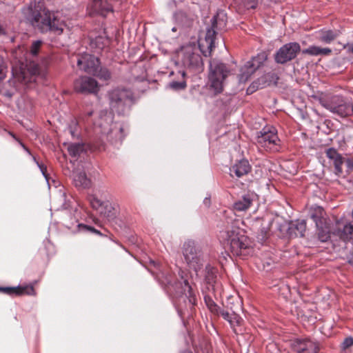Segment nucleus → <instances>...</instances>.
<instances>
[{
    "instance_id": "nucleus-55",
    "label": "nucleus",
    "mask_w": 353,
    "mask_h": 353,
    "mask_svg": "<svg viewBox=\"0 0 353 353\" xmlns=\"http://www.w3.org/2000/svg\"><path fill=\"white\" fill-rule=\"evenodd\" d=\"M101 39H102L101 37H98V38L96 39V41L97 42H99V41L101 40Z\"/></svg>"
},
{
    "instance_id": "nucleus-11",
    "label": "nucleus",
    "mask_w": 353,
    "mask_h": 353,
    "mask_svg": "<svg viewBox=\"0 0 353 353\" xmlns=\"http://www.w3.org/2000/svg\"><path fill=\"white\" fill-rule=\"evenodd\" d=\"M301 51V46L296 42H290L281 47L274 55L275 61L283 64L294 59Z\"/></svg>"
},
{
    "instance_id": "nucleus-16",
    "label": "nucleus",
    "mask_w": 353,
    "mask_h": 353,
    "mask_svg": "<svg viewBox=\"0 0 353 353\" xmlns=\"http://www.w3.org/2000/svg\"><path fill=\"white\" fill-rule=\"evenodd\" d=\"M179 275L181 281H179L180 290L177 293H180L185 296L188 299L190 304L194 305L196 303V298L194 293L192 290V286L190 285L188 279L187 274L183 271L179 272Z\"/></svg>"
},
{
    "instance_id": "nucleus-35",
    "label": "nucleus",
    "mask_w": 353,
    "mask_h": 353,
    "mask_svg": "<svg viewBox=\"0 0 353 353\" xmlns=\"http://www.w3.org/2000/svg\"><path fill=\"white\" fill-rule=\"evenodd\" d=\"M263 225L261 228V240H263L265 238H266V236H267L269 229H270V221H265L263 220Z\"/></svg>"
},
{
    "instance_id": "nucleus-54",
    "label": "nucleus",
    "mask_w": 353,
    "mask_h": 353,
    "mask_svg": "<svg viewBox=\"0 0 353 353\" xmlns=\"http://www.w3.org/2000/svg\"><path fill=\"white\" fill-rule=\"evenodd\" d=\"M181 353H192V352L190 350H185V351L182 352Z\"/></svg>"
},
{
    "instance_id": "nucleus-5",
    "label": "nucleus",
    "mask_w": 353,
    "mask_h": 353,
    "mask_svg": "<svg viewBox=\"0 0 353 353\" xmlns=\"http://www.w3.org/2000/svg\"><path fill=\"white\" fill-rule=\"evenodd\" d=\"M131 90H112L110 92V106L112 111L123 114L133 102Z\"/></svg>"
},
{
    "instance_id": "nucleus-27",
    "label": "nucleus",
    "mask_w": 353,
    "mask_h": 353,
    "mask_svg": "<svg viewBox=\"0 0 353 353\" xmlns=\"http://www.w3.org/2000/svg\"><path fill=\"white\" fill-rule=\"evenodd\" d=\"M332 52V50L329 48H321L316 46H311L307 49L302 51L304 54H310L311 56H319V55H330Z\"/></svg>"
},
{
    "instance_id": "nucleus-30",
    "label": "nucleus",
    "mask_w": 353,
    "mask_h": 353,
    "mask_svg": "<svg viewBox=\"0 0 353 353\" xmlns=\"http://www.w3.org/2000/svg\"><path fill=\"white\" fill-rule=\"evenodd\" d=\"M339 36L338 31L326 30L322 32L319 35V40L325 43H330Z\"/></svg>"
},
{
    "instance_id": "nucleus-12",
    "label": "nucleus",
    "mask_w": 353,
    "mask_h": 353,
    "mask_svg": "<svg viewBox=\"0 0 353 353\" xmlns=\"http://www.w3.org/2000/svg\"><path fill=\"white\" fill-rule=\"evenodd\" d=\"M112 114L110 112H105L104 116L101 117V122L99 123V127L101 128V132L105 134H117L119 132L120 135L119 137H116L119 140H122L124 137L123 134V128L120 124H114L112 126L111 123L112 122Z\"/></svg>"
},
{
    "instance_id": "nucleus-13",
    "label": "nucleus",
    "mask_w": 353,
    "mask_h": 353,
    "mask_svg": "<svg viewBox=\"0 0 353 353\" xmlns=\"http://www.w3.org/2000/svg\"><path fill=\"white\" fill-rule=\"evenodd\" d=\"M290 346L297 353H317L319 350L318 344L310 339H296Z\"/></svg>"
},
{
    "instance_id": "nucleus-14",
    "label": "nucleus",
    "mask_w": 353,
    "mask_h": 353,
    "mask_svg": "<svg viewBox=\"0 0 353 353\" xmlns=\"http://www.w3.org/2000/svg\"><path fill=\"white\" fill-rule=\"evenodd\" d=\"M88 201L92 208L104 217L110 218L112 216L113 208L108 202H103L99 199L96 195L88 196Z\"/></svg>"
},
{
    "instance_id": "nucleus-34",
    "label": "nucleus",
    "mask_w": 353,
    "mask_h": 353,
    "mask_svg": "<svg viewBox=\"0 0 353 353\" xmlns=\"http://www.w3.org/2000/svg\"><path fill=\"white\" fill-rule=\"evenodd\" d=\"M42 45L41 41H36L32 43L30 47V54L32 56H37Z\"/></svg>"
},
{
    "instance_id": "nucleus-3",
    "label": "nucleus",
    "mask_w": 353,
    "mask_h": 353,
    "mask_svg": "<svg viewBox=\"0 0 353 353\" xmlns=\"http://www.w3.org/2000/svg\"><path fill=\"white\" fill-rule=\"evenodd\" d=\"M77 65L79 69L99 80L109 81L112 78L110 71L101 65L100 59L94 55L84 53L77 56Z\"/></svg>"
},
{
    "instance_id": "nucleus-41",
    "label": "nucleus",
    "mask_w": 353,
    "mask_h": 353,
    "mask_svg": "<svg viewBox=\"0 0 353 353\" xmlns=\"http://www.w3.org/2000/svg\"><path fill=\"white\" fill-rule=\"evenodd\" d=\"M217 315H221L224 319L229 322V320L231 319L232 313H230L223 310H221L219 308V314Z\"/></svg>"
},
{
    "instance_id": "nucleus-18",
    "label": "nucleus",
    "mask_w": 353,
    "mask_h": 353,
    "mask_svg": "<svg viewBox=\"0 0 353 353\" xmlns=\"http://www.w3.org/2000/svg\"><path fill=\"white\" fill-rule=\"evenodd\" d=\"M250 170L251 166L248 161L242 159L230 168V174L232 177L235 176L238 178H240L247 174L250 171Z\"/></svg>"
},
{
    "instance_id": "nucleus-53",
    "label": "nucleus",
    "mask_w": 353,
    "mask_h": 353,
    "mask_svg": "<svg viewBox=\"0 0 353 353\" xmlns=\"http://www.w3.org/2000/svg\"><path fill=\"white\" fill-rule=\"evenodd\" d=\"M181 77H183V79H184V77L185 76V72H181Z\"/></svg>"
},
{
    "instance_id": "nucleus-6",
    "label": "nucleus",
    "mask_w": 353,
    "mask_h": 353,
    "mask_svg": "<svg viewBox=\"0 0 353 353\" xmlns=\"http://www.w3.org/2000/svg\"><path fill=\"white\" fill-rule=\"evenodd\" d=\"M256 144L259 148L265 150H275L280 141L277 130L273 126H265L257 133L256 137Z\"/></svg>"
},
{
    "instance_id": "nucleus-22",
    "label": "nucleus",
    "mask_w": 353,
    "mask_h": 353,
    "mask_svg": "<svg viewBox=\"0 0 353 353\" xmlns=\"http://www.w3.org/2000/svg\"><path fill=\"white\" fill-rule=\"evenodd\" d=\"M336 234L344 241L353 240V225L351 223H347L342 228L339 225Z\"/></svg>"
},
{
    "instance_id": "nucleus-10",
    "label": "nucleus",
    "mask_w": 353,
    "mask_h": 353,
    "mask_svg": "<svg viewBox=\"0 0 353 353\" xmlns=\"http://www.w3.org/2000/svg\"><path fill=\"white\" fill-rule=\"evenodd\" d=\"M210 68L209 81L210 88H222L223 81L228 73L225 65L214 60L210 63Z\"/></svg>"
},
{
    "instance_id": "nucleus-32",
    "label": "nucleus",
    "mask_w": 353,
    "mask_h": 353,
    "mask_svg": "<svg viewBox=\"0 0 353 353\" xmlns=\"http://www.w3.org/2000/svg\"><path fill=\"white\" fill-rule=\"evenodd\" d=\"M204 299L208 309L214 314H219V307L216 305L212 299L209 296H205Z\"/></svg>"
},
{
    "instance_id": "nucleus-51",
    "label": "nucleus",
    "mask_w": 353,
    "mask_h": 353,
    "mask_svg": "<svg viewBox=\"0 0 353 353\" xmlns=\"http://www.w3.org/2000/svg\"><path fill=\"white\" fill-rule=\"evenodd\" d=\"M253 91L252 90H247V94H252Z\"/></svg>"
},
{
    "instance_id": "nucleus-28",
    "label": "nucleus",
    "mask_w": 353,
    "mask_h": 353,
    "mask_svg": "<svg viewBox=\"0 0 353 353\" xmlns=\"http://www.w3.org/2000/svg\"><path fill=\"white\" fill-rule=\"evenodd\" d=\"M279 77L274 72H268L259 79L263 88L276 86Z\"/></svg>"
},
{
    "instance_id": "nucleus-36",
    "label": "nucleus",
    "mask_w": 353,
    "mask_h": 353,
    "mask_svg": "<svg viewBox=\"0 0 353 353\" xmlns=\"http://www.w3.org/2000/svg\"><path fill=\"white\" fill-rule=\"evenodd\" d=\"M7 72V67L2 57L0 56V81L3 80Z\"/></svg>"
},
{
    "instance_id": "nucleus-56",
    "label": "nucleus",
    "mask_w": 353,
    "mask_h": 353,
    "mask_svg": "<svg viewBox=\"0 0 353 353\" xmlns=\"http://www.w3.org/2000/svg\"><path fill=\"white\" fill-rule=\"evenodd\" d=\"M10 134L12 136V137H13V138H14L15 139H17V138L15 137V136H14V134Z\"/></svg>"
},
{
    "instance_id": "nucleus-45",
    "label": "nucleus",
    "mask_w": 353,
    "mask_h": 353,
    "mask_svg": "<svg viewBox=\"0 0 353 353\" xmlns=\"http://www.w3.org/2000/svg\"><path fill=\"white\" fill-rule=\"evenodd\" d=\"M317 212L319 213V216H315V215H313V214L311 215L312 218L313 219V220L315 222H317L318 219L321 216L322 212H323V209L321 208H318Z\"/></svg>"
},
{
    "instance_id": "nucleus-26",
    "label": "nucleus",
    "mask_w": 353,
    "mask_h": 353,
    "mask_svg": "<svg viewBox=\"0 0 353 353\" xmlns=\"http://www.w3.org/2000/svg\"><path fill=\"white\" fill-rule=\"evenodd\" d=\"M0 291L11 294H28V295H34V290L32 286H26L23 288H1L0 287Z\"/></svg>"
},
{
    "instance_id": "nucleus-4",
    "label": "nucleus",
    "mask_w": 353,
    "mask_h": 353,
    "mask_svg": "<svg viewBox=\"0 0 353 353\" xmlns=\"http://www.w3.org/2000/svg\"><path fill=\"white\" fill-rule=\"evenodd\" d=\"M228 17L223 10L218 11L216 15L211 19V25L206 29L205 39L201 41L199 47L207 48L203 52L205 56H210L215 48L214 41L217 34H221L225 31Z\"/></svg>"
},
{
    "instance_id": "nucleus-21",
    "label": "nucleus",
    "mask_w": 353,
    "mask_h": 353,
    "mask_svg": "<svg viewBox=\"0 0 353 353\" xmlns=\"http://www.w3.org/2000/svg\"><path fill=\"white\" fill-rule=\"evenodd\" d=\"M255 195L254 194H246L234 203V209L236 211H245L252 205Z\"/></svg>"
},
{
    "instance_id": "nucleus-50",
    "label": "nucleus",
    "mask_w": 353,
    "mask_h": 353,
    "mask_svg": "<svg viewBox=\"0 0 353 353\" xmlns=\"http://www.w3.org/2000/svg\"><path fill=\"white\" fill-rule=\"evenodd\" d=\"M183 13L182 12H177L174 14V17L176 18L179 15H183Z\"/></svg>"
},
{
    "instance_id": "nucleus-15",
    "label": "nucleus",
    "mask_w": 353,
    "mask_h": 353,
    "mask_svg": "<svg viewBox=\"0 0 353 353\" xmlns=\"http://www.w3.org/2000/svg\"><path fill=\"white\" fill-rule=\"evenodd\" d=\"M326 157L329 159L330 165L334 166V172L336 176L343 173L342 165L345 163V159L334 148H330L325 151Z\"/></svg>"
},
{
    "instance_id": "nucleus-52",
    "label": "nucleus",
    "mask_w": 353,
    "mask_h": 353,
    "mask_svg": "<svg viewBox=\"0 0 353 353\" xmlns=\"http://www.w3.org/2000/svg\"><path fill=\"white\" fill-rule=\"evenodd\" d=\"M3 94L6 95V96H8L9 97H10L12 96V94L10 93H8V92L3 93Z\"/></svg>"
},
{
    "instance_id": "nucleus-58",
    "label": "nucleus",
    "mask_w": 353,
    "mask_h": 353,
    "mask_svg": "<svg viewBox=\"0 0 353 353\" xmlns=\"http://www.w3.org/2000/svg\"><path fill=\"white\" fill-rule=\"evenodd\" d=\"M352 51L353 52V48H352Z\"/></svg>"
},
{
    "instance_id": "nucleus-29",
    "label": "nucleus",
    "mask_w": 353,
    "mask_h": 353,
    "mask_svg": "<svg viewBox=\"0 0 353 353\" xmlns=\"http://www.w3.org/2000/svg\"><path fill=\"white\" fill-rule=\"evenodd\" d=\"M68 151L70 156L77 158L85 151V145L81 143H71L68 145Z\"/></svg>"
},
{
    "instance_id": "nucleus-31",
    "label": "nucleus",
    "mask_w": 353,
    "mask_h": 353,
    "mask_svg": "<svg viewBox=\"0 0 353 353\" xmlns=\"http://www.w3.org/2000/svg\"><path fill=\"white\" fill-rule=\"evenodd\" d=\"M201 63V58L198 54H188L185 59V63L190 66L197 67Z\"/></svg>"
},
{
    "instance_id": "nucleus-42",
    "label": "nucleus",
    "mask_w": 353,
    "mask_h": 353,
    "mask_svg": "<svg viewBox=\"0 0 353 353\" xmlns=\"http://www.w3.org/2000/svg\"><path fill=\"white\" fill-rule=\"evenodd\" d=\"M353 345V339L352 337L346 338L342 343L343 349H347Z\"/></svg>"
},
{
    "instance_id": "nucleus-37",
    "label": "nucleus",
    "mask_w": 353,
    "mask_h": 353,
    "mask_svg": "<svg viewBox=\"0 0 353 353\" xmlns=\"http://www.w3.org/2000/svg\"><path fill=\"white\" fill-rule=\"evenodd\" d=\"M239 4H243L245 7L254 8L256 0H235Z\"/></svg>"
},
{
    "instance_id": "nucleus-47",
    "label": "nucleus",
    "mask_w": 353,
    "mask_h": 353,
    "mask_svg": "<svg viewBox=\"0 0 353 353\" xmlns=\"http://www.w3.org/2000/svg\"><path fill=\"white\" fill-rule=\"evenodd\" d=\"M79 90L81 91L82 92L83 91H88V92H89V93H94V94H95V91H96V90H83V89H81Z\"/></svg>"
},
{
    "instance_id": "nucleus-39",
    "label": "nucleus",
    "mask_w": 353,
    "mask_h": 353,
    "mask_svg": "<svg viewBox=\"0 0 353 353\" xmlns=\"http://www.w3.org/2000/svg\"><path fill=\"white\" fill-rule=\"evenodd\" d=\"M345 165L347 167V172L348 173V175L353 179V161L350 159H347Z\"/></svg>"
},
{
    "instance_id": "nucleus-33",
    "label": "nucleus",
    "mask_w": 353,
    "mask_h": 353,
    "mask_svg": "<svg viewBox=\"0 0 353 353\" xmlns=\"http://www.w3.org/2000/svg\"><path fill=\"white\" fill-rule=\"evenodd\" d=\"M205 270L207 272L205 279L208 281V283H211L213 282L214 278L215 276L216 270L210 265L207 266Z\"/></svg>"
},
{
    "instance_id": "nucleus-40",
    "label": "nucleus",
    "mask_w": 353,
    "mask_h": 353,
    "mask_svg": "<svg viewBox=\"0 0 353 353\" xmlns=\"http://www.w3.org/2000/svg\"><path fill=\"white\" fill-rule=\"evenodd\" d=\"M171 88H184L186 87V82L185 80L176 81H174L170 83Z\"/></svg>"
},
{
    "instance_id": "nucleus-44",
    "label": "nucleus",
    "mask_w": 353,
    "mask_h": 353,
    "mask_svg": "<svg viewBox=\"0 0 353 353\" xmlns=\"http://www.w3.org/2000/svg\"><path fill=\"white\" fill-rule=\"evenodd\" d=\"M37 164H38L39 167L40 168V170H41L43 175L44 176V177L46 178L47 182L48 183V176L46 174V168H45L43 165H40L39 163H37Z\"/></svg>"
},
{
    "instance_id": "nucleus-17",
    "label": "nucleus",
    "mask_w": 353,
    "mask_h": 353,
    "mask_svg": "<svg viewBox=\"0 0 353 353\" xmlns=\"http://www.w3.org/2000/svg\"><path fill=\"white\" fill-rule=\"evenodd\" d=\"M314 98L317 99L323 107L332 112L335 111L337 106L344 99L339 96H332L330 94H323L319 97L314 96Z\"/></svg>"
},
{
    "instance_id": "nucleus-57",
    "label": "nucleus",
    "mask_w": 353,
    "mask_h": 353,
    "mask_svg": "<svg viewBox=\"0 0 353 353\" xmlns=\"http://www.w3.org/2000/svg\"><path fill=\"white\" fill-rule=\"evenodd\" d=\"M350 263L353 264V259L350 261Z\"/></svg>"
},
{
    "instance_id": "nucleus-24",
    "label": "nucleus",
    "mask_w": 353,
    "mask_h": 353,
    "mask_svg": "<svg viewBox=\"0 0 353 353\" xmlns=\"http://www.w3.org/2000/svg\"><path fill=\"white\" fill-rule=\"evenodd\" d=\"M73 181L76 187L79 188H88L91 185L90 180L83 172H75L73 174Z\"/></svg>"
},
{
    "instance_id": "nucleus-23",
    "label": "nucleus",
    "mask_w": 353,
    "mask_h": 353,
    "mask_svg": "<svg viewBox=\"0 0 353 353\" xmlns=\"http://www.w3.org/2000/svg\"><path fill=\"white\" fill-rule=\"evenodd\" d=\"M97 86L98 83L94 79L90 77L82 76L75 81L74 88H97Z\"/></svg>"
},
{
    "instance_id": "nucleus-2",
    "label": "nucleus",
    "mask_w": 353,
    "mask_h": 353,
    "mask_svg": "<svg viewBox=\"0 0 353 353\" xmlns=\"http://www.w3.org/2000/svg\"><path fill=\"white\" fill-rule=\"evenodd\" d=\"M239 220L231 222V227H228L223 234L228 249L234 256H245L251 250V241L250 239L241 234L239 228Z\"/></svg>"
},
{
    "instance_id": "nucleus-49",
    "label": "nucleus",
    "mask_w": 353,
    "mask_h": 353,
    "mask_svg": "<svg viewBox=\"0 0 353 353\" xmlns=\"http://www.w3.org/2000/svg\"><path fill=\"white\" fill-rule=\"evenodd\" d=\"M20 145L24 148V150L26 151H27L28 153H30L29 150L21 143V142H19Z\"/></svg>"
},
{
    "instance_id": "nucleus-48",
    "label": "nucleus",
    "mask_w": 353,
    "mask_h": 353,
    "mask_svg": "<svg viewBox=\"0 0 353 353\" xmlns=\"http://www.w3.org/2000/svg\"><path fill=\"white\" fill-rule=\"evenodd\" d=\"M203 203L205 205L209 206L210 205V199L208 198H205L203 201Z\"/></svg>"
},
{
    "instance_id": "nucleus-46",
    "label": "nucleus",
    "mask_w": 353,
    "mask_h": 353,
    "mask_svg": "<svg viewBox=\"0 0 353 353\" xmlns=\"http://www.w3.org/2000/svg\"><path fill=\"white\" fill-rule=\"evenodd\" d=\"M328 237H329L328 235L325 234V235L319 236V239H321V241H326V240L327 239Z\"/></svg>"
},
{
    "instance_id": "nucleus-19",
    "label": "nucleus",
    "mask_w": 353,
    "mask_h": 353,
    "mask_svg": "<svg viewBox=\"0 0 353 353\" xmlns=\"http://www.w3.org/2000/svg\"><path fill=\"white\" fill-rule=\"evenodd\" d=\"M305 230V221L296 220L290 223L288 228V232L290 237L303 236Z\"/></svg>"
},
{
    "instance_id": "nucleus-20",
    "label": "nucleus",
    "mask_w": 353,
    "mask_h": 353,
    "mask_svg": "<svg viewBox=\"0 0 353 353\" xmlns=\"http://www.w3.org/2000/svg\"><path fill=\"white\" fill-rule=\"evenodd\" d=\"M91 8L94 12L104 17L106 16L108 13L113 11L112 6L107 0H94Z\"/></svg>"
},
{
    "instance_id": "nucleus-25",
    "label": "nucleus",
    "mask_w": 353,
    "mask_h": 353,
    "mask_svg": "<svg viewBox=\"0 0 353 353\" xmlns=\"http://www.w3.org/2000/svg\"><path fill=\"white\" fill-rule=\"evenodd\" d=\"M333 113L343 117L350 116L353 114V104L352 102L343 99Z\"/></svg>"
},
{
    "instance_id": "nucleus-7",
    "label": "nucleus",
    "mask_w": 353,
    "mask_h": 353,
    "mask_svg": "<svg viewBox=\"0 0 353 353\" xmlns=\"http://www.w3.org/2000/svg\"><path fill=\"white\" fill-rule=\"evenodd\" d=\"M40 72L39 65L34 61H19L12 67V75L17 81L26 83L29 80L27 75H35Z\"/></svg>"
},
{
    "instance_id": "nucleus-9",
    "label": "nucleus",
    "mask_w": 353,
    "mask_h": 353,
    "mask_svg": "<svg viewBox=\"0 0 353 353\" xmlns=\"http://www.w3.org/2000/svg\"><path fill=\"white\" fill-rule=\"evenodd\" d=\"M183 254L190 268L198 272L203 266V259L200 250L196 248L194 242L188 241L183 244Z\"/></svg>"
},
{
    "instance_id": "nucleus-1",
    "label": "nucleus",
    "mask_w": 353,
    "mask_h": 353,
    "mask_svg": "<svg viewBox=\"0 0 353 353\" xmlns=\"http://www.w3.org/2000/svg\"><path fill=\"white\" fill-rule=\"evenodd\" d=\"M27 19L35 28L41 32H52L57 34H62L65 26L63 21L58 18V13L49 10H33L32 8L24 10Z\"/></svg>"
},
{
    "instance_id": "nucleus-38",
    "label": "nucleus",
    "mask_w": 353,
    "mask_h": 353,
    "mask_svg": "<svg viewBox=\"0 0 353 353\" xmlns=\"http://www.w3.org/2000/svg\"><path fill=\"white\" fill-rule=\"evenodd\" d=\"M241 318L234 312L232 313L231 319L229 320V323L231 326L234 327L240 324Z\"/></svg>"
},
{
    "instance_id": "nucleus-43",
    "label": "nucleus",
    "mask_w": 353,
    "mask_h": 353,
    "mask_svg": "<svg viewBox=\"0 0 353 353\" xmlns=\"http://www.w3.org/2000/svg\"><path fill=\"white\" fill-rule=\"evenodd\" d=\"M79 227L81 230L91 231V232H95V233H99L97 230H95L94 228H92L90 226H87V225H85L79 224Z\"/></svg>"
},
{
    "instance_id": "nucleus-8",
    "label": "nucleus",
    "mask_w": 353,
    "mask_h": 353,
    "mask_svg": "<svg viewBox=\"0 0 353 353\" xmlns=\"http://www.w3.org/2000/svg\"><path fill=\"white\" fill-rule=\"evenodd\" d=\"M267 59L268 54L265 52H262L248 61L241 68L240 74L238 75L239 83L247 81L250 77L264 64Z\"/></svg>"
}]
</instances>
